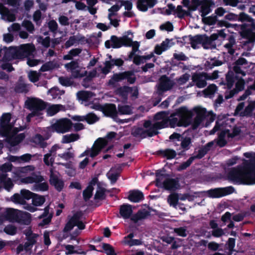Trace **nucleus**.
I'll return each mask as SVG.
<instances>
[{"label":"nucleus","instance_id":"13","mask_svg":"<svg viewBox=\"0 0 255 255\" xmlns=\"http://www.w3.org/2000/svg\"><path fill=\"white\" fill-rule=\"evenodd\" d=\"M218 35L215 34H212L210 37L206 35H197L196 36V40L201 42L204 48H215L216 45L214 41L217 39Z\"/></svg>","mask_w":255,"mask_h":255},{"label":"nucleus","instance_id":"7","mask_svg":"<svg viewBox=\"0 0 255 255\" xmlns=\"http://www.w3.org/2000/svg\"><path fill=\"white\" fill-rule=\"evenodd\" d=\"M72 127V122L68 119H61L56 121L48 128L50 131H56L58 133H65L70 130Z\"/></svg>","mask_w":255,"mask_h":255},{"label":"nucleus","instance_id":"57","mask_svg":"<svg viewBox=\"0 0 255 255\" xmlns=\"http://www.w3.org/2000/svg\"><path fill=\"white\" fill-rule=\"evenodd\" d=\"M32 203L35 206H40L45 201L44 198L43 196L34 194L32 197Z\"/></svg>","mask_w":255,"mask_h":255},{"label":"nucleus","instance_id":"27","mask_svg":"<svg viewBox=\"0 0 255 255\" xmlns=\"http://www.w3.org/2000/svg\"><path fill=\"white\" fill-rule=\"evenodd\" d=\"M173 85V83L172 81L168 79L166 76H163L160 79L158 90L161 92L165 91L170 90Z\"/></svg>","mask_w":255,"mask_h":255},{"label":"nucleus","instance_id":"6","mask_svg":"<svg viewBox=\"0 0 255 255\" xmlns=\"http://www.w3.org/2000/svg\"><path fill=\"white\" fill-rule=\"evenodd\" d=\"M64 67L67 71L71 73L72 78H81L87 74V72L84 70V68L80 65L78 61H72L65 64Z\"/></svg>","mask_w":255,"mask_h":255},{"label":"nucleus","instance_id":"61","mask_svg":"<svg viewBox=\"0 0 255 255\" xmlns=\"http://www.w3.org/2000/svg\"><path fill=\"white\" fill-rule=\"evenodd\" d=\"M85 121L89 124H92L99 120V118L93 113H89L85 116Z\"/></svg>","mask_w":255,"mask_h":255},{"label":"nucleus","instance_id":"14","mask_svg":"<svg viewBox=\"0 0 255 255\" xmlns=\"http://www.w3.org/2000/svg\"><path fill=\"white\" fill-rule=\"evenodd\" d=\"M234 190L232 187L215 188L208 191L207 194L212 198H219L232 193Z\"/></svg>","mask_w":255,"mask_h":255},{"label":"nucleus","instance_id":"29","mask_svg":"<svg viewBox=\"0 0 255 255\" xmlns=\"http://www.w3.org/2000/svg\"><path fill=\"white\" fill-rule=\"evenodd\" d=\"M156 0H137V7L143 11H145L148 7H151L156 3Z\"/></svg>","mask_w":255,"mask_h":255},{"label":"nucleus","instance_id":"1","mask_svg":"<svg viewBox=\"0 0 255 255\" xmlns=\"http://www.w3.org/2000/svg\"><path fill=\"white\" fill-rule=\"evenodd\" d=\"M250 160H244L243 166L230 169L228 177L233 181L247 184H255V153H245Z\"/></svg>","mask_w":255,"mask_h":255},{"label":"nucleus","instance_id":"12","mask_svg":"<svg viewBox=\"0 0 255 255\" xmlns=\"http://www.w3.org/2000/svg\"><path fill=\"white\" fill-rule=\"evenodd\" d=\"M124 79H127L128 81L132 84L135 80V77L132 72L127 71L114 75L113 78L109 81V85H113L115 82H118Z\"/></svg>","mask_w":255,"mask_h":255},{"label":"nucleus","instance_id":"33","mask_svg":"<svg viewBox=\"0 0 255 255\" xmlns=\"http://www.w3.org/2000/svg\"><path fill=\"white\" fill-rule=\"evenodd\" d=\"M103 110L102 112L107 116L115 118L117 116V111L115 105L107 104L103 106Z\"/></svg>","mask_w":255,"mask_h":255},{"label":"nucleus","instance_id":"52","mask_svg":"<svg viewBox=\"0 0 255 255\" xmlns=\"http://www.w3.org/2000/svg\"><path fill=\"white\" fill-rule=\"evenodd\" d=\"M214 143V141L210 142L208 143L206 145H205L203 147L201 148L199 150V153L197 156L198 157H202L210 150V148L213 145Z\"/></svg>","mask_w":255,"mask_h":255},{"label":"nucleus","instance_id":"26","mask_svg":"<svg viewBox=\"0 0 255 255\" xmlns=\"http://www.w3.org/2000/svg\"><path fill=\"white\" fill-rule=\"evenodd\" d=\"M6 221L10 222H17L19 210L13 208H6L2 212Z\"/></svg>","mask_w":255,"mask_h":255},{"label":"nucleus","instance_id":"16","mask_svg":"<svg viewBox=\"0 0 255 255\" xmlns=\"http://www.w3.org/2000/svg\"><path fill=\"white\" fill-rule=\"evenodd\" d=\"M207 73L202 72L199 73H194L192 76V80L195 85L199 88H203L205 87L207 83L206 80H207Z\"/></svg>","mask_w":255,"mask_h":255},{"label":"nucleus","instance_id":"15","mask_svg":"<svg viewBox=\"0 0 255 255\" xmlns=\"http://www.w3.org/2000/svg\"><path fill=\"white\" fill-rule=\"evenodd\" d=\"M179 242H177L176 240H162L168 244H172L171 248L172 249H176V255H191L190 249L185 247L181 248V241L182 240H178Z\"/></svg>","mask_w":255,"mask_h":255},{"label":"nucleus","instance_id":"55","mask_svg":"<svg viewBox=\"0 0 255 255\" xmlns=\"http://www.w3.org/2000/svg\"><path fill=\"white\" fill-rule=\"evenodd\" d=\"M148 215V212L147 211L145 210L140 211L135 215L131 217V220L134 222H137L139 220L146 218Z\"/></svg>","mask_w":255,"mask_h":255},{"label":"nucleus","instance_id":"54","mask_svg":"<svg viewBox=\"0 0 255 255\" xmlns=\"http://www.w3.org/2000/svg\"><path fill=\"white\" fill-rule=\"evenodd\" d=\"M217 89V87L215 85L211 84L203 91V93L206 96H211L215 94Z\"/></svg>","mask_w":255,"mask_h":255},{"label":"nucleus","instance_id":"23","mask_svg":"<svg viewBox=\"0 0 255 255\" xmlns=\"http://www.w3.org/2000/svg\"><path fill=\"white\" fill-rule=\"evenodd\" d=\"M112 47L113 48H119L122 46H126L130 44V39L127 36L118 38L116 36L111 37Z\"/></svg>","mask_w":255,"mask_h":255},{"label":"nucleus","instance_id":"22","mask_svg":"<svg viewBox=\"0 0 255 255\" xmlns=\"http://www.w3.org/2000/svg\"><path fill=\"white\" fill-rule=\"evenodd\" d=\"M35 169V167L34 166L27 165L16 168L13 173L15 175V178H19L27 176L31 172L34 171Z\"/></svg>","mask_w":255,"mask_h":255},{"label":"nucleus","instance_id":"44","mask_svg":"<svg viewBox=\"0 0 255 255\" xmlns=\"http://www.w3.org/2000/svg\"><path fill=\"white\" fill-rule=\"evenodd\" d=\"M77 96L79 100L85 101L92 97L93 94L91 92L81 91L77 93Z\"/></svg>","mask_w":255,"mask_h":255},{"label":"nucleus","instance_id":"47","mask_svg":"<svg viewBox=\"0 0 255 255\" xmlns=\"http://www.w3.org/2000/svg\"><path fill=\"white\" fill-rule=\"evenodd\" d=\"M163 185L162 188H164L166 190H174L177 188V183L175 180L169 178Z\"/></svg>","mask_w":255,"mask_h":255},{"label":"nucleus","instance_id":"40","mask_svg":"<svg viewBox=\"0 0 255 255\" xmlns=\"http://www.w3.org/2000/svg\"><path fill=\"white\" fill-rule=\"evenodd\" d=\"M84 38L80 35H74L70 37L69 39L66 42L65 46L66 48L70 47V46L78 43L80 41L82 40Z\"/></svg>","mask_w":255,"mask_h":255},{"label":"nucleus","instance_id":"43","mask_svg":"<svg viewBox=\"0 0 255 255\" xmlns=\"http://www.w3.org/2000/svg\"><path fill=\"white\" fill-rule=\"evenodd\" d=\"M58 67L59 65L56 62L54 61H50L43 65L41 66L40 70L41 72H45L49 70H51Z\"/></svg>","mask_w":255,"mask_h":255},{"label":"nucleus","instance_id":"9","mask_svg":"<svg viewBox=\"0 0 255 255\" xmlns=\"http://www.w3.org/2000/svg\"><path fill=\"white\" fill-rule=\"evenodd\" d=\"M82 214L79 212L75 213L71 217L69 216V221L63 230L64 232L71 230L75 226H77L79 230L84 229L85 225L82 221Z\"/></svg>","mask_w":255,"mask_h":255},{"label":"nucleus","instance_id":"28","mask_svg":"<svg viewBox=\"0 0 255 255\" xmlns=\"http://www.w3.org/2000/svg\"><path fill=\"white\" fill-rule=\"evenodd\" d=\"M0 14L1 15L2 18L4 20L9 22L15 20L14 14L11 13L9 9L1 3H0Z\"/></svg>","mask_w":255,"mask_h":255},{"label":"nucleus","instance_id":"11","mask_svg":"<svg viewBox=\"0 0 255 255\" xmlns=\"http://www.w3.org/2000/svg\"><path fill=\"white\" fill-rule=\"evenodd\" d=\"M35 50V46L32 43L22 44L16 49L15 56L17 58H23L32 54Z\"/></svg>","mask_w":255,"mask_h":255},{"label":"nucleus","instance_id":"17","mask_svg":"<svg viewBox=\"0 0 255 255\" xmlns=\"http://www.w3.org/2000/svg\"><path fill=\"white\" fill-rule=\"evenodd\" d=\"M153 128V124L150 128L148 130H145L143 129L139 128H134L132 129V134L134 136H140L142 138H144L148 136H152L153 135L157 134L158 132Z\"/></svg>","mask_w":255,"mask_h":255},{"label":"nucleus","instance_id":"42","mask_svg":"<svg viewBox=\"0 0 255 255\" xmlns=\"http://www.w3.org/2000/svg\"><path fill=\"white\" fill-rule=\"evenodd\" d=\"M169 47V40L166 39L160 45H157L155 47V52L157 54H161L163 51L167 49Z\"/></svg>","mask_w":255,"mask_h":255},{"label":"nucleus","instance_id":"64","mask_svg":"<svg viewBox=\"0 0 255 255\" xmlns=\"http://www.w3.org/2000/svg\"><path fill=\"white\" fill-rule=\"evenodd\" d=\"M38 41L41 43V44L45 47L48 48L50 46V43L51 42L50 38L48 36L45 38L42 37H39Z\"/></svg>","mask_w":255,"mask_h":255},{"label":"nucleus","instance_id":"41","mask_svg":"<svg viewBox=\"0 0 255 255\" xmlns=\"http://www.w3.org/2000/svg\"><path fill=\"white\" fill-rule=\"evenodd\" d=\"M63 109L64 107L61 105H53L48 107L46 111L49 116H52Z\"/></svg>","mask_w":255,"mask_h":255},{"label":"nucleus","instance_id":"56","mask_svg":"<svg viewBox=\"0 0 255 255\" xmlns=\"http://www.w3.org/2000/svg\"><path fill=\"white\" fill-rule=\"evenodd\" d=\"M118 112L121 114L130 115L132 113V108L128 105L119 106Z\"/></svg>","mask_w":255,"mask_h":255},{"label":"nucleus","instance_id":"19","mask_svg":"<svg viewBox=\"0 0 255 255\" xmlns=\"http://www.w3.org/2000/svg\"><path fill=\"white\" fill-rule=\"evenodd\" d=\"M245 104L244 102L240 103L237 107L235 113L240 114L241 116H247L250 115L252 111L255 108V102H250L243 112H240L244 108Z\"/></svg>","mask_w":255,"mask_h":255},{"label":"nucleus","instance_id":"50","mask_svg":"<svg viewBox=\"0 0 255 255\" xmlns=\"http://www.w3.org/2000/svg\"><path fill=\"white\" fill-rule=\"evenodd\" d=\"M235 76L233 72L230 71L226 75L227 85L228 88L233 87L235 82Z\"/></svg>","mask_w":255,"mask_h":255},{"label":"nucleus","instance_id":"60","mask_svg":"<svg viewBox=\"0 0 255 255\" xmlns=\"http://www.w3.org/2000/svg\"><path fill=\"white\" fill-rule=\"evenodd\" d=\"M11 200L15 203L21 205H25L26 203L25 200L23 199L21 194H15L11 197Z\"/></svg>","mask_w":255,"mask_h":255},{"label":"nucleus","instance_id":"4","mask_svg":"<svg viewBox=\"0 0 255 255\" xmlns=\"http://www.w3.org/2000/svg\"><path fill=\"white\" fill-rule=\"evenodd\" d=\"M230 123V120L225 119H220L216 122L214 128L209 131L210 134H213L218 130L221 131L217 141L220 146H223L226 144L227 138L233 137L240 132V129L238 128L232 129L229 125Z\"/></svg>","mask_w":255,"mask_h":255},{"label":"nucleus","instance_id":"45","mask_svg":"<svg viewBox=\"0 0 255 255\" xmlns=\"http://www.w3.org/2000/svg\"><path fill=\"white\" fill-rule=\"evenodd\" d=\"M0 181L3 184L4 188L9 190L13 187V183L9 178H7L5 174H2L0 176Z\"/></svg>","mask_w":255,"mask_h":255},{"label":"nucleus","instance_id":"62","mask_svg":"<svg viewBox=\"0 0 255 255\" xmlns=\"http://www.w3.org/2000/svg\"><path fill=\"white\" fill-rule=\"evenodd\" d=\"M162 154L166 157L167 159H172L175 157L176 155V153L175 151L170 149H167L161 151Z\"/></svg>","mask_w":255,"mask_h":255},{"label":"nucleus","instance_id":"35","mask_svg":"<svg viewBox=\"0 0 255 255\" xmlns=\"http://www.w3.org/2000/svg\"><path fill=\"white\" fill-rule=\"evenodd\" d=\"M120 212L124 218L128 219L132 213V206L130 205H123L120 208Z\"/></svg>","mask_w":255,"mask_h":255},{"label":"nucleus","instance_id":"18","mask_svg":"<svg viewBox=\"0 0 255 255\" xmlns=\"http://www.w3.org/2000/svg\"><path fill=\"white\" fill-rule=\"evenodd\" d=\"M241 35L248 40V43H253L255 41V28L253 27L246 28L244 25H241Z\"/></svg>","mask_w":255,"mask_h":255},{"label":"nucleus","instance_id":"53","mask_svg":"<svg viewBox=\"0 0 255 255\" xmlns=\"http://www.w3.org/2000/svg\"><path fill=\"white\" fill-rule=\"evenodd\" d=\"M179 200L178 195L175 193L170 194L167 198V202L171 206L175 207Z\"/></svg>","mask_w":255,"mask_h":255},{"label":"nucleus","instance_id":"30","mask_svg":"<svg viewBox=\"0 0 255 255\" xmlns=\"http://www.w3.org/2000/svg\"><path fill=\"white\" fill-rule=\"evenodd\" d=\"M98 180L97 177L93 178L87 188L83 191V197L85 201L88 200L91 197L94 189L93 186L96 185Z\"/></svg>","mask_w":255,"mask_h":255},{"label":"nucleus","instance_id":"39","mask_svg":"<svg viewBox=\"0 0 255 255\" xmlns=\"http://www.w3.org/2000/svg\"><path fill=\"white\" fill-rule=\"evenodd\" d=\"M143 195L142 192L139 191H132L130 192L128 199L132 202H137L142 199Z\"/></svg>","mask_w":255,"mask_h":255},{"label":"nucleus","instance_id":"2","mask_svg":"<svg viewBox=\"0 0 255 255\" xmlns=\"http://www.w3.org/2000/svg\"><path fill=\"white\" fill-rule=\"evenodd\" d=\"M165 112H162L155 115L154 119L157 121L153 124V128L159 129L167 127L168 123L171 128L176 127H187L190 123L192 117L191 112L185 108H181L178 111L172 114L168 119Z\"/></svg>","mask_w":255,"mask_h":255},{"label":"nucleus","instance_id":"8","mask_svg":"<svg viewBox=\"0 0 255 255\" xmlns=\"http://www.w3.org/2000/svg\"><path fill=\"white\" fill-rule=\"evenodd\" d=\"M27 106L33 112L29 114L27 117V121L29 122L31 118L39 116L40 113L39 111H41L45 108V103L41 100L37 99H31L27 101Z\"/></svg>","mask_w":255,"mask_h":255},{"label":"nucleus","instance_id":"46","mask_svg":"<svg viewBox=\"0 0 255 255\" xmlns=\"http://www.w3.org/2000/svg\"><path fill=\"white\" fill-rule=\"evenodd\" d=\"M62 148L60 147V150L57 151L56 154H57L58 157L65 160H68L74 158V153L73 152L70 151L62 152Z\"/></svg>","mask_w":255,"mask_h":255},{"label":"nucleus","instance_id":"24","mask_svg":"<svg viewBox=\"0 0 255 255\" xmlns=\"http://www.w3.org/2000/svg\"><path fill=\"white\" fill-rule=\"evenodd\" d=\"M60 147L59 145H55L49 150V153L44 156L43 161L48 166H52L54 161L53 154H56L57 150H60Z\"/></svg>","mask_w":255,"mask_h":255},{"label":"nucleus","instance_id":"10","mask_svg":"<svg viewBox=\"0 0 255 255\" xmlns=\"http://www.w3.org/2000/svg\"><path fill=\"white\" fill-rule=\"evenodd\" d=\"M107 141L104 138H99L97 139L93 144L92 147L90 149L86 150L81 155V157L85 155H89L91 157L93 158L97 156L101 149L106 145Z\"/></svg>","mask_w":255,"mask_h":255},{"label":"nucleus","instance_id":"48","mask_svg":"<svg viewBox=\"0 0 255 255\" xmlns=\"http://www.w3.org/2000/svg\"><path fill=\"white\" fill-rule=\"evenodd\" d=\"M96 185H97V188L95 195V199H102L105 195V188L101 186L100 184L98 183V181Z\"/></svg>","mask_w":255,"mask_h":255},{"label":"nucleus","instance_id":"49","mask_svg":"<svg viewBox=\"0 0 255 255\" xmlns=\"http://www.w3.org/2000/svg\"><path fill=\"white\" fill-rule=\"evenodd\" d=\"M153 56L152 54L148 55L147 56H139L135 55L133 58V62L136 65L143 63L146 60L150 59Z\"/></svg>","mask_w":255,"mask_h":255},{"label":"nucleus","instance_id":"36","mask_svg":"<svg viewBox=\"0 0 255 255\" xmlns=\"http://www.w3.org/2000/svg\"><path fill=\"white\" fill-rule=\"evenodd\" d=\"M30 214L19 210L18 217L17 222L28 225L30 222Z\"/></svg>","mask_w":255,"mask_h":255},{"label":"nucleus","instance_id":"31","mask_svg":"<svg viewBox=\"0 0 255 255\" xmlns=\"http://www.w3.org/2000/svg\"><path fill=\"white\" fill-rule=\"evenodd\" d=\"M124 61L121 59H111L110 61H106L105 67L103 69V72L105 74L108 73L111 68L114 65L120 66L123 65Z\"/></svg>","mask_w":255,"mask_h":255},{"label":"nucleus","instance_id":"25","mask_svg":"<svg viewBox=\"0 0 255 255\" xmlns=\"http://www.w3.org/2000/svg\"><path fill=\"white\" fill-rule=\"evenodd\" d=\"M117 93L124 97H126L128 94L130 93L132 97L137 98L138 94V89L136 87L130 88L124 87L117 90Z\"/></svg>","mask_w":255,"mask_h":255},{"label":"nucleus","instance_id":"51","mask_svg":"<svg viewBox=\"0 0 255 255\" xmlns=\"http://www.w3.org/2000/svg\"><path fill=\"white\" fill-rule=\"evenodd\" d=\"M102 248L107 255H117L114 248L109 244L103 243Z\"/></svg>","mask_w":255,"mask_h":255},{"label":"nucleus","instance_id":"37","mask_svg":"<svg viewBox=\"0 0 255 255\" xmlns=\"http://www.w3.org/2000/svg\"><path fill=\"white\" fill-rule=\"evenodd\" d=\"M80 138V135L77 133H71L63 136L61 142L63 143H68L78 140Z\"/></svg>","mask_w":255,"mask_h":255},{"label":"nucleus","instance_id":"63","mask_svg":"<svg viewBox=\"0 0 255 255\" xmlns=\"http://www.w3.org/2000/svg\"><path fill=\"white\" fill-rule=\"evenodd\" d=\"M4 232L8 235H13L16 233L17 229L14 226L9 225L4 228Z\"/></svg>","mask_w":255,"mask_h":255},{"label":"nucleus","instance_id":"5","mask_svg":"<svg viewBox=\"0 0 255 255\" xmlns=\"http://www.w3.org/2000/svg\"><path fill=\"white\" fill-rule=\"evenodd\" d=\"M196 112V116L192 125L193 129L197 128L200 125H203L205 121V126H207L209 123L212 122L215 119L214 114L211 112H207L204 108H197Z\"/></svg>","mask_w":255,"mask_h":255},{"label":"nucleus","instance_id":"21","mask_svg":"<svg viewBox=\"0 0 255 255\" xmlns=\"http://www.w3.org/2000/svg\"><path fill=\"white\" fill-rule=\"evenodd\" d=\"M19 182L22 184H28L34 183H38L44 181V178L41 175L36 174H32L31 176H24L19 178H17Z\"/></svg>","mask_w":255,"mask_h":255},{"label":"nucleus","instance_id":"59","mask_svg":"<svg viewBox=\"0 0 255 255\" xmlns=\"http://www.w3.org/2000/svg\"><path fill=\"white\" fill-rule=\"evenodd\" d=\"M40 75L41 74L40 73L34 71H30L28 74L29 80L33 83L39 80Z\"/></svg>","mask_w":255,"mask_h":255},{"label":"nucleus","instance_id":"3","mask_svg":"<svg viewBox=\"0 0 255 255\" xmlns=\"http://www.w3.org/2000/svg\"><path fill=\"white\" fill-rule=\"evenodd\" d=\"M11 115L9 114H3L1 118L0 131L1 133L7 137L8 141L12 145H15L19 143L25 137L23 133L16 134L19 130H22L20 128L12 129L13 123H10Z\"/></svg>","mask_w":255,"mask_h":255},{"label":"nucleus","instance_id":"32","mask_svg":"<svg viewBox=\"0 0 255 255\" xmlns=\"http://www.w3.org/2000/svg\"><path fill=\"white\" fill-rule=\"evenodd\" d=\"M245 86V81L242 78H239L236 83V87L234 89L231 91L229 95H226L225 97L226 99L232 98L235 94L238 93L239 91L244 90Z\"/></svg>","mask_w":255,"mask_h":255},{"label":"nucleus","instance_id":"20","mask_svg":"<svg viewBox=\"0 0 255 255\" xmlns=\"http://www.w3.org/2000/svg\"><path fill=\"white\" fill-rule=\"evenodd\" d=\"M50 182L58 191H61L64 187V183L59 178V174L54 171L53 168L50 169Z\"/></svg>","mask_w":255,"mask_h":255},{"label":"nucleus","instance_id":"58","mask_svg":"<svg viewBox=\"0 0 255 255\" xmlns=\"http://www.w3.org/2000/svg\"><path fill=\"white\" fill-rule=\"evenodd\" d=\"M21 25L31 33H32L35 30L34 26L30 21L24 20L22 22Z\"/></svg>","mask_w":255,"mask_h":255},{"label":"nucleus","instance_id":"38","mask_svg":"<svg viewBox=\"0 0 255 255\" xmlns=\"http://www.w3.org/2000/svg\"><path fill=\"white\" fill-rule=\"evenodd\" d=\"M235 45V39L233 36H231L228 39V42L224 45V47L226 49L227 52L231 54H233L235 52L234 47Z\"/></svg>","mask_w":255,"mask_h":255},{"label":"nucleus","instance_id":"34","mask_svg":"<svg viewBox=\"0 0 255 255\" xmlns=\"http://www.w3.org/2000/svg\"><path fill=\"white\" fill-rule=\"evenodd\" d=\"M156 185L159 187H162L164 183L168 180L169 176L167 174L162 173L161 171L157 172L156 173Z\"/></svg>","mask_w":255,"mask_h":255}]
</instances>
